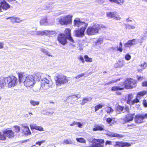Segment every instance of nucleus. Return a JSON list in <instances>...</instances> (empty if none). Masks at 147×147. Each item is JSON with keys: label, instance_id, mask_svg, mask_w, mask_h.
Instances as JSON below:
<instances>
[{"label": "nucleus", "instance_id": "nucleus-1", "mask_svg": "<svg viewBox=\"0 0 147 147\" xmlns=\"http://www.w3.org/2000/svg\"><path fill=\"white\" fill-rule=\"evenodd\" d=\"M74 24L75 27L80 28L74 31L75 35L78 37H83L84 35V32L88 26V24L84 22H81L78 19H76L74 20Z\"/></svg>", "mask_w": 147, "mask_h": 147}, {"label": "nucleus", "instance_id": "nucleus-2", "mask_svg": "<svg viewBox=\"0 0 147 147\" xmlns=\"http://www.w3.org/2000/svg\"><path fill=\"white\" fill-rule=\"evenodd\" d=\"M18 77L20 82H23L27 87L32 86L35 83L34 78L32 75L26 76L24 73H19Z\"/></svg>", "mask_w": 147, "mask_h": 147}, {"label": "nucleus", "instance_id": "nucleus-3", "mask_svg": "<svg viewBox=\"0 0 147 147\" xmlns=\"http://www.w3.org/2000/svg\"><path fill=\"white\" fill-rule=\"evenodd\" d=\"M105 27L102 24H96L93 26H89L88 28L86 33L88 35L91 36L98 33L99 30H102Z\"/></svg>", "mask_w": 147, "mask_h": 147}, {"label": "nucleus", "instance_id": "nucleus-4", "mask_svg": "<svg viewBox=\"0 0 147 147\" xmlns=\"http://www.w3.org/2000/svg\"><path fill=\"white\" fill-rule=\"evenodd\" d=\"M54 79L56 85L58 87H60L66 83L68 81L67 77L63 75L59 74H57L56 75Z\"/></svg>", "mask_w": 147, "mask_h": 147}, {"label": "nucleus", "instance_id": "nucleus-5", "mask_svg": "<svg viewBox=\"0 0 147 147\" xmlns=\"http://www.w3.org/2000/svg\"><path fill=\"white\" fill-rule=\"evenodd\" d=\"M5 77L4 81L7 87L9 88L13 87L18 84V79L15 76H10Z\"/></svg>", "mask_w": 147, "mask_h": 147}, {"label": "nucleus", "instance_id": "nucleus-6", "mask_svg": "<svg viewBox=\"0 0 147 147\" xmlns=\"http://www.w3.org/2000/svg\"><path fill=\"white\" fill-rule=\"evenodd\" d=\"M14 136L13 131L11 130L6 129L2 132L0 131V140L5 141L7 139V137L11 138Z\"/></svg>", "mask_w": 147, "mask_h": 147}, {"label": "nucleus", "instance_id": "nucleus-7", "mask_svg": "<svg viewBox=\"0 0 147 147\" xmlns=\"http://www.w3.org/2000/svg\"><path fill=\"white\" fill-rule=\"evenodd\" d=\"M73 16L71 15H67L65 16L61 17L59 20V23L62 25H67L71 23Z\"/></svg>", "mask_w": 147, "mask_h": 147}, {"label": "nucleus", "instance_id": "nucleus-8", "mask_svg": "<svg viewBox=\"0 0 147 147\" xmlns=\"http://www.w3.org/2000/svg\"><path fill=\"white\" fill-rule=\"evenodd\" d=\"M104 142L103 140L94 138L91 142L92 143V144H90V146H88V147H104Z\"/></svg>", "mask_w": 147, "mask_h": 147}, {"label": "nucleus", "instance_id": "nucleus-9", "mask_svg": "<svg viewBox=\"0 0 147 147\" xmlns=\"http://www.w3.org/2000/svg\"><path fill=\"white\" fill-rule=\"evenodd\" d=\"M136 86V81L133 79H128L125 81L123 86L126 89H129L134 87Z\"/></svg>", "mask_w": 147, "mask_h": 147}, {"label": "nucleus", "instance_id": "nucleus-10", "mask_svg": "<svg viewBox=\"0 0 147 147\" xmlns=\"http://www.w3.org/2000/svg\"><path fill=\"white\" fill-rule=\"evenodd\" d=\"M51 82L46 78H43L41 82V87L44 89H47L51 87Z\"/></svg>", "mask_w": 147, "mask_h": 147}, {"label": "nucleus", "instance_id": "nucleus-11", "mask_svg": "<svg viewBox=\"0 0 147 147\" xmlns=\"http://www.w3.org/2000/svg\"><path fill=\"white\" fill-rule=\"evenodd\" d=\"M134 114H129L125 116L124 118L121 119L122 123L123 124H125L126 123L129 122L133 121Z\"/></svg>", "mask_w": 147, "mask_h": 147}, {"label": "nucleus", "instance_id": "nucleus-12", "mask_svg": "<svg viewBox=\"0 0 147 147\" xmlns=\"http://www.w3.org/2000/svg\"><path fill=\"white\" fill-rule=\"evenodd\" d=\"M67 37L63 34H59L58 37V40L59 42L62 45H64L67 43Z\"/></svg>", "mask_w": 147, "mask_h": 147}, {"label": "nucleus", "instance_id": "nucleus-13", "mask_svg": "<svg viewBox=\"0 0 147 147\" xmlns=\"http://www.w3.org/2000/svg\"><path fill=\"white\" fill-rule=\"evenodd\" d=\"M0 4V12L2 11V9L7 10L10 8V5L4 0H2Z\"/></svg>", "mask_w": 147, "mask_h": 147}, {"label": "nucleus", "instance_id": "nucleus-14", "mask_svg": "<svg viewBox=\"0 0 147 147\" xmlns=\"http://www.w3.org/2000/svg\"><path fill=\"white\" fill-rule=\"evenodd\" d=\"M144 117L142 114H138L136 115L134 117V121L135 123L137 124H140L143 123Z\"/></svg>", "mask_w": 147, "mask_h": 147}, {"label": "nucleus", "instance_id": "nucleus-15", "mask_svg": "<svg viewBox=\"0 0 147 147\" xmlns=\"http://www.w3.org/2000/svg\"><path fill=\"white\" fill-rule=\"evenodd\" d=\"M70 32L71 30L69 29H66L65 30V34L67 36V39L70 42V44L73 45L74 42L71 36Z\"/></svg>", "mask_w": 147, "mask_h": 147}, {"label": "nucleus", "instance_id": "nucleus-16", "mask_svg": "<svg viewBox=\"0 0 147 147\" xmlns=\"http://www.w3.org/2000/svg\"><path fill=\"white\" fill-rule=\"evenodd\" d=\"M138 40L136 39L129 40L126 43L124 44V46L126 48L131 47L132 46L136 44Z\"/></svg>", "mask_w": 147, "mask_h": 147}, {"label": "nucleus", "instance_id": "nucleus-17", "mask_svg": "<svg viewBox=\"0 0 147 147\" xmlns=\"http://www.w3.org/2000/svg\"><path fill=\"white\" fill-rule=\"evenodd\" d=\"M30 126L31 129H35L41 131H44L43 128L41 126H38L36 124H30Z\"/></svg>", "mask_w": 147, "mask_h": 147}, {"label": "nucleus", "instance_id": "nucleus-18", "mask_svg": "<svg viewBox=\"0 0 147 147\" xmlns=\"http://www.w3.org/2000/svg\"><path fill=\"white\" fill-rule=\"evenodd\" d=\"M105 126L102 124H98L95 125L93 128V130L94 131H101L104 130Z\"/></svg>", "mask_w": 147, "mask_h": 147}, {"label": "nucleus", "instance_id": "nucleus-19", "mask_svg": "<svg viewBox=\"0 0 147 147\" xmlns=\"http://www.w3.org/2000/svg\"><path fill=\"white\" fill-rule=\"evenodd\" d=\"M107 135L111 137H115L118 138H122L124 137V136L122 135L113 133L109 132L108 133Z\"/></svg>", "mask_w": 147, "mask_h": 147}, {"label": "nucleus", "instance_id": "nucleus-20", "mask_svg": "<svg viewBox=\"0 0 147 147\" xmlns=\"http://www.w3.org/2000/svg\"><path fill=\"white\" fill-rule=\"evenodd\" d=\"M40 24L41 26H47L49 25L48 23L47 17H44L42 18L40 21Z\"/></svg>", "mask_w": 147, "mask_h": 147}, {"label": "nucleus", "instance_id": "nucleus-21", "mask_svg": "<svg viewBox=\"0 0 147 147\" xmlns=\"http://www.w3.org/2000/svg\"><path fill=\"white\" fill-rule=\"evenodd\" d=\"M125 63L123 60L119 61L115 64L114 66L116 68H120L122 67L124 65Z\"/></svg>", "mask_w": 147, "mask_h": 147}, {"label": "nucleus", "instance_id": "nucleus-22", "mask_svg": "<svg viewBox=\"0 0 147 147\" xmlns=\"http://www.w3.org/2000/svg\"><path fill=\"white\" fill-rule=\"evenodd\" d=\"M4 80V77L0 78V90L4 89L5 85L6 84L5 83Z\"/></svg>", "mask_w": 147, "mask_h": 147}, {"label": "nucleus", "instance_id": "nucleus-23", "mask_svg": "<svg viewBox=\"0 0 147 147\" xmlns=\"http://www.w3.org/2000/svg\"><path fill=\"white\" fill-rule=\"evenodd\" d=\"M24 129L23 130V132L26 135H29L31 134V133L28 127L24 126Z\"/></svg>", "mask_w": 147, "mask_h": 147}, {"label": "nucleus", "instance_id": "nucleus-24", "mask_svg": "<svg viewBox=\"0 0 147 147\" xmlns=\"http://www.w3.org/2000/svg\"><path fill=\"white\" fill-rule=\"evenodd\" d=\"M40 51L42 52V53L45 54L46 55L49 57H53V56L51 55L50 53L46 49L41 48L40 49Z\"/></svg>", "mask_w": 147, "mask_h": 147}, {"label": "nucleus", "instance_id": "nucleus-25", "mask_svg": "<svg viewBox=\"0 0 147 147\" xmlns=\"http://www.w3.org/2000/svg\"><path fill=\"white\" fill-rule=\"evenodd\" d=\"M92 98L90 97L87 98H85L82 100L80 101V104L83 105L85 104L88 101H90L92 100Z\"/></svg>", "mask_w": 147, "mask_h": 147}, {"label": "nucleus", "instance_id": "nucleus-26", "mask_svg": "<svg viewBox=\"0 0 147 147\" xmlns=\"http://www.w3.org/2000/svg\"><path fill=\"white\" fill-rule=\"evenodd\" d=\"M46 35L48 36H52L55 35L56 32L53 30H46Z\"/></svg>", "mask_w": 147, "mask_h": 147}, {"label": "nucleus", "instance_id": "nucleus-27", "mask_svg": "<svg viewBox=\"0 0 147 147\" xmlns=\"http://www.w3.org/2000/svg\"><path fill=\"white\" fill-rule=\"evenodd\" d=\"M147 93L146 91H143L138 92L137 95V98L139 99L141 98V97L143 96Z\"/></svg>", "mask_w": 147, "mask_h": 147}, {"label": "nucleus", "instance_id": "nucleus-28", "mask_svg": "<svg viewBox=\"0 0 147 147\" xmlns=\"http://www.w3.org/2000/svg\"><path fill=\"white\" fill-rule=\"evenodd\" d=\"M124 87L123 86L121 87L120 86H115L111 88V90L113 91H117L119 90H123Z\"/></svg>", "mask_w": 147, "mask_h": 147}, {"label": "nucleus", "instance_id": "nucleus-29", "mask_svg": "<svg viewBox=\"0 0 147 147\" xmlns=\"http://www.w3.org/2000/svg\"><path fill=\"white\" fill-rule=\"evenodd\" d=\"M30 103L31 105L34 106L39 105L40 102L38 101H36L33 100H31L30 101Z\"/></svg>", "mask_w": 147, "mask_h": 147}, {"label": "nucleus", "instance_id": "nucleus-30", "mask_svg": "<svg viewBox=\"0 0 147 147\" xmlns=\"http://www.w3.org/2000/svg\"><path fill=\"white\" fill-rule=\"evenodd\" d=\"M36 33L37 36H43L44 35H46V30L38 31H37Z\"/></svg>", "mask_w": 147, "mask_h": 147}, {"label": "nucleus", "instance_id": "nucleus-31", "mask_svg": "<svg viewBox=\"0 0 147 147\" xmlns=\"http://www.w3.org/2000/svg\"><path fill=\"white\" fill-rule=\"evenodd\" d=\"M115 118H108L106 120L107 122L108 123H114L115 122Z\"/></svg>", "mask_w": 147, "mask_h": 147}, {"label": "nucleus", "instance_id": "nucleus-32", "mask_svg": "<svg viewBox=\"0 0 147 147\" xmlns=\"http://www.w3.org/2000/svg\"><path fill=\"white\" fill-rule=\"evenodd\" d=\"M34 77L38 81L40 80L41 78V74L39 73L35 74L34 78Z\"/></svg>", "mask_w": 147, "mask_h": 147}, {"label": "nucleus", "instance_id": "nucleus-33", "mask_svg": "<svg viewBox=\"0 0 147 147\" xmlns=\"http://www.w3.org/2000/svg\"><path fill=\"white\" fill-rule=\"evenodd\" d=\"M122 142L117 141L115 142L114 147H122Z\"/></svg>", "mask_w": 147, "mask_h": 147}, {"label": "nucleus", "instance_id": "nucleus-34", "mask_svg": "<svg viewBox=\"0 0 147 147\" xmlns=\"http://www.w3.org/2000/svg\"><path fill=\"white\" fill-rule=\"evenodd\" d=\"M114 15H113V18L116 20H120L121 18L119 16V15L116 12H114Z\"/></svg>", "mask_w": 147, "mask_h": 147}, {"label": "nucleus", "instance_id": "nucleus-35", "mask_svg": "<svg viewBox=\"0 0 147 147\" xmlns=\"http://www.w3.org/2000/svg\"><path fill=\"white\" fill-rule=\"evenodd\" d=\"M76 140L78 142L81 143H86V141L84 138H76Z\"/></svg>", "mask_w": 147, "mask_h": 147}, {"label": "nucleus", "instance_id": "nucleus-36", "mask_svg": "<svg viewBox=\"0 0 147 147\" xmlns=\"http://www.w3.org/2000/svg\"><path fill=\"white\" fill-rule=\"evenodd\" d=\"M105 110L107 113H110L113 112L112 108L109 107H107L105 108Z\"/></svg>", "mask_w": 147, "mask_h": 147}, {"label": "nucleus", "instance_id": "nucleus-37", "mask_svg": "<svg viewBox=\"0 0 147 147\" xmlns=\"http://www.w3.org/2000/svg\"><path fill=\"white\" fill-rule=\"evenodd\" d=\"M85 61L87 62H91L92 61V58L89 57L87 55H85L84 57Z\"/></svg>", "mask_w": 147, "mask_h": 147}, {"label": "nucleus", "instance_id": "nucleus-38", "mask_svg": "<svg viewBox=\"0 0 147 147\" xmlns=\"http://www.w3.org/2000/svg\"><path fill=\"white\" fill-rule=\"evenodd\" d=\"M133 95L132 94H129L128 95V100H127V102L128 104H130L131 102V101H132L131 100L133 98Z\"/></svg>", "mask_w": 147, "mask_h": 147}, {"label": "nucleus", "instance_id": "nucleus-39", "mask_svg": "<svg viewBox=\"0 0 147 147\" xmlns=\"http://www.w3.org/2000/svg\"><path fill=\"white\" fill-rule=\"evenodd\" d=\"M123 109L124 107H123L119 105L117 107L116 111L117 112L118 111L119 113H120L121 112H123Z\"/></svg>", "mask_w": 147, "mask_h": 147}, {"label": "nucleus", "instance_id": "nucleus-40", "mask_svg": "<svg viewBox=\"0 0 147 147\" xmlns=\"http://www.w3.org/2000/svg\"><path fill=\"white\" fill-rule=\"evenodd\" d=\"M122 147H128L130 146L131 145V144L128 142H122Z\"/></svg>", "mask_w": 147, "mask_h": 147}, {"label": "nucleus", "instance_id": "nucleus-41", "mask_svg": "<svg viewBox=\"0 0 147 147\" xmlns=\"http://www.w3.org/2000/svg\"><path fill=\"white\" fill-rule=\"evenodd\" d=\"M139 98H137V96H136V98L134 100L131 101L130 105H133L135 104V103H137L138 102H139Z\"/></svg>", "mask_w": 147, "mask_h": 147}, {"label": "nucleus", "instance_id": "nucleus-42", "mask_svg": "<svg viewBox=\"0 0 147 147\" xmlns=\"http://www.w3.org/2000/svg\"><path fill=\"white\" fill-rule=\"evenodd\" d=\"M117 50L120 52H122V44L121 42H120L119 47H117Z\"/></svg>", "mask_w": 147, "mask_h": 147}, {"label": "nucleus", "instance_id": "nucleus-43", "mask_svg": "<svg viewBox=\"0 0 147 147\" xmlns=\"http://www.w3.org/2000/svg\"><path fill=\"white\" fill-rule=\"evenodd\" d=\"M103 40L101 38L98 39L96 42H95V45H99L103 43Z\"/></svg>", "mask_w": 147, "mask_h": 147}, {"label": "nucleus", "instance_id": "nucleus-44", "mask_svg": "<svg viewBox=\"0 0 147 147\" xmlns=\"http://www.w3.org/2000/svg\"><path fill=\"white\" fill-rule=\"evenodd\" d=\"M73 142L71 140H66L64 141L63 144H73Z\"/></svg>", "mask_w": 147, "mask_h": 147}, {"label": "nucleus", "instance_id": "nucleus-45", "mask_svg": "<svg viewBox=\"0 0 147 147\" xmlns=\"http://www.w3.org/2000/svg\"><path fill=\"white\" fill-rule=\"evenodd\" d=\"M125 1V0H115L114 3L118 4L121 5L124 3Z\"/></svg>", "mask_w": 147, "mask_h": 147}, {"label": "nucleus", "instance_id": "nucleus-46", "mask_svg": "<svg viewBox=\"0 0 147 147\" xmlns=\"http://www.w3.org/2000/svg\"><path fill=\"white\" fill-rule=\"evenodd\" d=\"M9 19H10L12 23H13L16 22V17H8L6 18L7 20Z\"/></svg>", "mask_w": 147, "mask_h": 147}, {"label": "nucleus", "instance_id": "nucleus-47", "mask_svg": "<svg viewBox=\"0 0 147 147\" xmlns=\"http://www.w3.org/2000/svg\"><path fill=\"white\" fill-rule=\"evenodd\" d=\"M37 28H35V30H31L30 31V33L31 35H36L37 34Z\"/></svg>", "mask_w": 147, "mask_h": 147}, {"label": "nucleus", "instance_id": "nucleus-48", "mask_svg": "<svg viewBox=\"0 0 147 147\" xmlns=\"http://www.w3.org/2000/svg\"><path fill=\"white\" fill-rule=\"evenodd\" d=\"M103 106V105H101L100 104H99L96 106L95 107V111H98L99 109L101 108Z\"/></svg>", "mask_w": 147, "mask_h": 147}, {"label": "nucleus", "instance_id": "nucleus-49", "mask_svg": "<svg viewBox=\"0 0 147 147\" xmlns=\"http://www.w3.org/2000/svg\"><path fill=\"white\" fill-rule=\"evenodd\" d=\"M127 126L129 127V129H131L136 127V125L132 123L130 124H128Z\"/></svg>", "mask_w": 147, "mask_h": 147}, {"label": "nucleus", "instance_id": "nucleus-50", "mask_svg": "<svg viewBox=\"0 0 147 147\" xmlns=\"http://www.w3.org/2000/svg\"><path fill=\"white\" fill-rule=\"evenodd\" d=\"M78 59L82 63H84L85 62V61L84 60L83 57L81 56H79L78 57Z\"/></svg>", "mask_w": 147, "mask_h": 147}, {"label": "nucleus", "instance_id": "nucleus-51", "mask_svg": "<svg viewBox=\"0 0 147 147\" xmlns=\"http://www.w3.org/2000/svg\"><path fill=\"white\" fill-rule=\"evenodd\" d=\"M131 58V56L129 54H127L125 56V59L127 60H129Z\"/></svg>", "mask_w": 147, "mask_h": 147}, {"label": "nucleus", "instance_id": "nucleus-52", "mask_svg": "<svg viewBox=\"0 0 147 147\" xmlns=\"http://www.w3.org/2000/svg\"><path fill=\"white\" fill-rule=\"evenodd\" d=\"M140 66L141 67L142 69H144L147 66V64L146 63L144 62L142 64L140 65Z\"/></svg>", "mask_w": 147, "mask_h": 147}, {"label": "nucleus", "instance_id": "nucleus-53", "mask_svg": "<svg viewBox=\"0 0 147 147\" xmlns=\"http://www.w3.org/2000/svg\"><path fill=\"white\" fill-rule=\"evenodd\" d=\"M127 28L129 29H134L135 28V26L134 25H127L126 26Z\"/></svg>", "mask_w": 147, "mask_h": 147}, {"label": "nucleus", "instance_id": "nucleus-54", "mask_svg": "<svg viewBox=\"0 0 147 147\" xmlns=\"http://www.w3.org/2000/svg\"><path fill=\"white\" fill-rule=\"evenodd\" d=\"M117 80H112L111 81H110L108 83H107L105 85H109L111 84L112 83H114L115 82H117Z\"/></svg>", "mask_w": 147, "mask_h": 147}, {"label": "nucleus", "instance_id": "nucleus-55", "mask_svg": "<svg viewBox=\"0 0 147 147\" xmlns=\"http://www.w3.org/2000/svg\"><path fill=\"white\" fill-rule=\"evenodd\" d=\"M76 125H77L78 127L81 128H82V126L83 125L82 124L79 122H76Z\"/></svg>", "mask_w": 147, "mask_h": 147}, {"label": "nucleus", "instance_id": "nucleus-56", "mask_svg": "<svg viewBox=\"0 0 147 147\" xmlns=\"http://www.w3.org/2000/svg\"><path fill=\"white\" fill-rule=\"evenodd\" d=\"M112 12H108L107 13V16L109 18H111L112 15Z\"/></svg>", "mask_w": 147, "mask_h": 147}, {"label": "nucleus", "instance_id": "nucleus-57", "mask_svg": "<svg viewBox=\"0 0 147 147\" xmlns=\"http://www.w3.org/2000/svg\"><path fill=\"white\" fill-rule=\"evenodd\" d=\"M45 141V140H42L41 141L38 142L36 143V144L37 145H38L39 146L41 145L42 143H44Z\"/></svg>", "mask_w": 147, "mask_h": 147}, {"label": "nucleus", "instance_id": "nucleus-58", "mask_svg": "<svg viewBox=\"0 0 147 147\" xmlns=\"http://www.w3.org/2000/svg\"><path fill=\"white\" fill-rule=\"evenodd\" d=\"M15 128V131L16 132H19L20 131V127L19 126H15L14 127Z\"/></svg>", "mask_w": 147, "mask_h": 147}, {"label": "nucleus", "instance_id": "nucleus-59", "mask_svg": "<svg viewBox=\"0 0 147 147\" xmlns=\"http://www.w3.org/2000/svg\"><path fill=\"white\" fill-rule=\"evenodd\" d=\"M85 75V74L84 73H82L78 75L77 76H76L75 78L76 79H77L81 77H82L84 76Z\"/></svg>", "mask_w": 147, "mask_h": 147}, {"label": "nucleus", "instance_id": "nucleus-60", "mask_svg": "<svg viewBox=\"0 0 147 147\" xmlns=\"http://www.w3.org/2000/svg\"><path fill=\"white\" fill-rule=\"evenodd\" d=\"M4 43L3 42H0V49H2L4 48Z\"/></svg>", "mask_w": 147, "mask_h": 147}, {"label": "nucleus", "instance_id": "nucleus-61", "mask_svg": "<svg viewBox=\"0 0 147 147\" xmlns=\"http://www.w3.org/2000/svg\"><path fill=\"white\" fill-rule=\"evenodd\" d=\"M143 104L144 107H147V102L146 100H143Z\"/></svg>", "mask_w": 147, "mask_h": 147}, {"label": "nucleus", "instance_id": "nucleus-62", "mask_svg": "<svg viewBox=\"0 0 147 147\" xmlns=\"http://www.w3.org/2000/svg\"><path fill=\"white\" fill-rule=\"evenodd\" d=\"M22 21L19 18L16 17V22L19 23L21 22Z\"/></svg>", "mask_w": 147, "mask_h": 147}, {"label": "nucleus", "instance_id": "nucleus-63", "mask_svg": "<svg viewBox=\"0 0 147 147\" xmlns=\"http://www.w3.org/2000/svg\"><path fill=\"white\" fill-rule=\"evenodd\" d=\"M106 145L107 144L111 145L112 144V142L111 141H107L105 143Z\"/></svg>", "mask_w": 147, "mask_h": 147}, {"label": "nucleus", "instance_id": "nucleus-64", "mask_svg": "<svg viewBox=\"0 0 147 147\" xmlns=\"http://www.w3.org/2000/svg\"><path fill=\"white\" fill-rule=\"evenodd\" d=\"M44 114L46 115H50L52 114L53 113H50L49 112L47 111L45 113H44Z\"/></svg>", "mask_w": 147, "mask_h": 147}]
</instances>
